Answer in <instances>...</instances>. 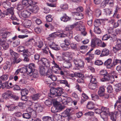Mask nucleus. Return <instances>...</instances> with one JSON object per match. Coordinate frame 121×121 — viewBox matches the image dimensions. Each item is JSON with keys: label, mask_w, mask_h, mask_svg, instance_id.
<instances>
[{"label": "nucleus", "mask_w": 121, "mask_h": 121, "mask_svg": "<svg viewBox=\"0 0 121 121\" xmlns=\"http://www.w3.org/2000/svg\"><path fill=\"white\" fill-rule=\"evenodd\" d=\"M83 10V9L81 7H79L76 9L77 12H72L73 16H76V19L80 20L83 18V15L82 14L80 13Z\"/></svg>", "instance_id": "obj_1"}, {"label": "nucleus", "mask_w": 121, "mask_h": 121, "mask_svg": "<svg viewBox=\"0 0 121 121\" xmlns=\"http://www.w3.org/2000/svg\"><path fill=\"white\" fill-rule=\"evenodd\" d=\"M35 65L33 63H31L29 64L28 66L26 68H23L22 69L23 70L25 71L27 74H30L32 73L35 70Z\"/></svg>", "instance_id": "obj_2"}, {"label": "nucleus", "mask_w": 121, "mask_h": 121, "mask_svg": "<svg viewBox=\"0 0 121 121\" xmlns=\"http://www.w3.org/2000/svg\"><path fill=\"white\" fill-rule=\"evenodd\" d=\"M57 35H58L59 37L60 38H64L67 36V34L63 33H60L58 35L57 33H54L49 35V37L47 38V39L48 40H50L51 39V38L56 37Z\"/></svg>", "instance_id": "obj_3"}, {"label": "nucleus", "mask_w": 121, "mask_h": 121, "mask_svg": "<svg viewBox=\"0 0 121 121\" xmlns=\"http://www.w3.org/2000/svg\"><path fill=\"white\" fill-rule=\"evenodd\" d=\"M73 62L76 66L79 68L81 67H83L84 63L83 61L80 59H75L73 60Z\"/></svg>", "instance_id": "obj_4"}, {"label": "nucleus", "mask_w": 121, "mask_h": 121, "mask_svg": "<svg viewBox=\"0 0 121 121\" xmlns=\"http://www.w3.org/2000/svg\"><path fill=\"white\" fill-rule=\"evenodd\" d=\"M101 42V40L98 38H95L92 39L91 41V46L92 47H94L96 45L99 46Z\"/></svg>", "instance_id": "obj_5"}, {"label": "nucleus", "mask_w": 121, "mask_h": 121, "mask_svg": "<svg viewBox=\"0 0 121 121\" xmlns=\"http://www.w3.org/2000/svg\"><path fill=\"white\" fill-rule=\"evenodd\" d=\"M113 51L115 53H118L119 56H121V52L119 53V52L121 50V45L116 44L115 47H113Z\"/></svg>", "instance_id": "obj_6"}, {"label": "nucleus", "mask_w": 121, "mask_h": 121, "mask_svg": "<svg viewBox=\"0 0 121 121\" xmlns=\"http://www.w3.org/2000/svg\"><path fill=\"white\" fill-rule=\"evenodd\" d=\"M57 91L56 88H51L50 90V93L48 95L49 96L52 98L55 96H57V95H56Z\"/></svg>", "instance_id": "obj_7"}, {"label": "nucleus", "mask_w": 121, "mask_h": 121, "mask_svg": "<svg viewBox=\"0 0 121 121\" xmlns=\"http://www.w3.org/2000/svg\"><path fill=\"white\" fill-rule=\"evenodd\" d=\"M39 9L38 6L35 4L31 5L29 8V10L35 13H37Z\"/></svg>", "instance_id": "obj_8"}, {"label": "nucleus", "mask_w": 121, "mask_h": 121, "mask_svg": "<svg viewBox=\"0 0 121 121\" xmlns=\"http://www.w3.org/2000/svg\"><path fill=\"white\" fill-rule=\"evenodd\" d=\"M104 78L101 79L102 81L104 82L105 81L111 80L112 81H114V80H113V78L108 74H107L105 75H104Z\"/></svg>", "instance_id": "obj_9"}, {"label": "nucleus", "mask_w": 121, "mask_h": 121, "mask_svg": "<svg viewBox=\"0 0 121 121\" xmlns=\"http://www.w3.org/2000/svg\"><path fill=\"white\" fill-rule=\"evenodd\" d=\"M56 100H56L55 99H53L51 98L50 99H48L46 100L45 102V104L47 106H50L52 103L53 104L54 103H55Z\"/></svg>", "instance_id": "obj_10"}, {"label": "nucleus", "mask_w": 121, "mask_h": 121, "mask_svg": "<svg viewBox=\"0 0 121 121\" xmlns=\"http://www.w3.org/2000/svg\"><path fill=\"white\" fill-rule=\"evenodd\" d=\"M119 114L117 111H115L114 113L111 112L110 114L111 119L113 121H116L117 117Z\"/></svg>", "instance_id": "obj_11"}, {"label": "nucleus", "mask_w": 121, "mask_h": 121, "mask_svg": "<svg viewBox=\"0 0 121 121\" xmlns=\"http://www.w3.org/2000/svg\"><path fill=\"white\" fill-rule=\"evenodd\" d=\"M112 60L109 59L106 61L104 63V65L106 66L107 68H110L112 67V63H111Z\"/></svg>", "instance_id": "obj_12"}, {"label": "nucleus", "mask_w": 121, "mask_h": 121, "mask_svg": "<svg viewBox=\"0 0 121 121\" xmlns=\"http://www.w3.org/2000/svg\"><path fill=\"white\" fill-rule=\"evenodd\" d=\"M55 103L56 104V105L58 112L64 109L65 107L60 104L57 100H56Z\"/></svg>", "instance_id": "obj_13"}, {"label": "nucleus", "mask_w": 121, "mask_h": 121, "mask_svg": "<svg viewBox=\"0 0 121 121\" xmlns=\"http://www.w3.org/2000/svg\"><path fill=\"white\" fill-rule=\"evenodd\" d=\"M70 109H66L62 113L61 115L62 117H67L69 119H70Z\"/></svg>", "instance_id": "obj_14"}, {"label": "nucleus", "mask_w": 121, "mask_h": 121, "mask_svg": "<svg viewBox=\"0 0 121 121\" xmlns=\"http://www.w3.org/2000/svg\"><path fill=\"white\" fill-rule=\"evenodd\" d=\"M105 87L101 86L100 87L98 91V95L100 96H103L104 95Z\"/></svg>", "instance_id": "obj_15"}, {"label": "nucleus", "mask_w": 121, "mask_h": 121, "mask_svg": "<svg viewBox=\"0 0 121 121\" xmlns=\"http://www.w3.org/2000/svg\"><path fill=\"white\" fill-rule=\"evenodd\" d=\"M39 61L42 62V63L46 67H49L50 66V62L46 58H43L41 59Z\"/></svg>", "instance_id": "obj_16"}, {"label": "nucleus", "mask_w": 121, "mask_h": 121, "mask_svg": "<svg viewBox=\"0 0 121 121\" xmlns=\"http://www.w3.org/2000/svg\"><path fill=\"white\" fill-rule=\"evenodd\" d=\"M35 108L38 112H42L43 109V107L39 104L36 103L35 105Z\"/></svg>", "instance_id": "obj_17"}, {"label": "nucleus", "mask_w": 121, "mask_h": 121, "mask_svg": "<svg viewBox=\"0 0 121 121\" xmlns=\"http://www.w3.org/2000/svg\"><path fill=\"white\" fill-rule=\"evenodd\" d=\"M21 16L25 18H26L29 16L30 14V13L28 11L25 10L22 11L21 13Z\"/></svg>", "instance_id": "obj_18"}, {"label": "nucleus", "mask_w": 121, "mask_h": 121, "mask_svg": "<svg viewBox=\"0 0 121 121\" xmlns=\"http://www.w3.org/2000/svg\"><path fill=\"white\" fill-rule=\"evenodd\" d=\"M11 92L9 91L8 90L7 91L4 93L2 95V97L4 98L6 100L9 99V98H10V96L12 95H11Z\"/></svg>", "instance_id": "obj_19"}, {"label": "nucleus", "mask_w": 121, "mask_h": 121, "mask_svg": "<svg viewBox=\"0 0 121 121\" xmlns=\"http://www.w3.org/2000/svg\"><path fill=\"white\" fill-rule=\"evenodd\" d=\"M10 33L9 32L4 31L2 30L0 31V35L2 36V38H5L6 39L7 36L10 35Z\"/></svg>", "instance_id": "obj_20"}, {"label": "nucleus", "mask_w": 121, "mask_h": 121, "mask_svg": "<svg viewBox=\"0 0 121 121\" xmlns=\"http://www.w3.org/2000/svg\"><path fill=\"white\" fill-rule=\"evenodd\" d=\"M62 117L61 115L55 114L53 115V119L55 121H60L61 120Z\"/></svg>", "instance_id": "obj_21"}, {"label": "nucleus", "mask_w": 121, "mask_h": 121, "mask_svg": "<svg viewBox=\"0 0 121 121\" xmlns=\"http://www.w3.org/2000/svg\"><path fill=\"white\" fill-rule=\"evenodd\" d=\"M109 51L107 49L105 48L102 51L101 54L100 55L101 56H107L109 54Z\"/></svg>", "instance_id": "obj_22"}, {"label": "nucleus", "mask_w": 121, "mask_h": 121, "mask_svg": "<svg viewBox=\"0 0 121 121\" xmlns=\"http://www.w3.org/2000/svg\"><path fill=\"white\" fill-rule=\"evenodd\" d=\"M47 68H46L43 66L40 65L39 67V72L41 75L44 74L45 73L46 69L47 70Z\"/></svg>", "instance_id": "obj_23"}, {"label": "nucleus", "mask_w": 121, "mask_h": 121, "mask_svg": "<svg viewBox=\"0 0 121 121\" xmlns=\"http://www.w3.org/2000/svg\"><path fill=\"white\" fill-rule=\"evenodd\" d=\"M17 50L19 52H23V53H27V51L28 50V49L26 50L25 49V48L24 46H20L17 47Z\"/></svg>", "instance_id": "obj_24"}, {"label": "nucleus", "mask_w": 121, "mask_h": 121, "mask_svg": "<svg viewBox=\"0 0 121 121\" xmlns=\"http://www.w3.org/2000/svg\"><path fill=\"white\" fill-rule=\"evenodd\" d=\"M97 86L96 82H91L88 85L89 88L91 89L94 90L96 88Z\"/></svg>", "instance_id": "obj_25"}, {"label": "nucleus", "mask_w": 121, "mask_h": 121, "mask_svg": "<svg viewBox=\"0 0 121 121\" xmlns=\"http://www.w3.org/2000/svg\"><path fill=\"white\" fill-rule=\"evenodd\" d=\"M87 18H93L92 12L90 9L87 10L86 11Z\"/></svg>", "instance_id": "obj_26"}, {"label": "nucleus", "mask_w": 121, "mask_h": 121, "mask_svg": "<svg viewBox=\"0 0 121 121\" xmlns=\"http://www.w3.org/2000/svg\"><path fill=\"white\" fill-rule=\"evenodd\" d=\"M94 104L93 102L90 101L88 103L86 107L88 109H92L94 108Z\"/></svg>", "instance_id": "obj_27"}, {"label": "nucleus", "mask_w": 121, "mask_h": 121, "mask_svg": "<svg viewBox=\"0 0 121 121\" xmlns=\"http://www.w3.org/2000/svg\"><path fill=\"white\" fill-rule=\"evenodd\" d=\"M63 66L65 68L68 69L72 66V65L70 62L65 61L63 64Z\"/></svg>", "instance_id": "obj_28"}, {"label": "nucleus", "mask_w": 121, "mask_h": 121, "mask_svg": "<svg viewBox=\"0 0 121 121\" xmlns=\"http://www.w3.org/2000/svg\"><path fill=\"white\" fill-rule=\"evenodd\" d=\"M41 95L39 94H36L33 95L32 96H31V98L32 99L35 101L38 100L39 99V98Z\"/></svg>", "instance_id": "obj_29"}, {"label": "nucleus", "mask_w": 121, "mask_h": 121, "mask_svg": "<svg viewBox=\"0 0 121 121\" xmlns=\"http://www.w3.org/2000/svg\"><path fill=\"white\" fill-rule=\"evenodd\" d=\"M114 88L117 92H119L121 90V83H118L115 85Z\"/></svg>", "instance_id": "obj_30"}, {"label": "nucleus", "mask_w": 121, "mask_h": 121, "mask_svg": "<svg viewBox=\"0 0 121 121\" xmlns=\"http://www.w3.org/2000/svg\"><path fill=\"white\" fill-rule=\"evenodd\" d=\"M56 89L57 91V92L56 95H57V96H60L63 93V89L60 87H58Z\"/></svg>", "instance_id": "obj_31"}, {"label": "nucleus", "mask_w": 121, "mask_h": 121, "mask_svg": "<svg viewBox=\"0 0 121 121\" xmlns=\"http://www.w3.org/2000/svg\"><path fill=\"white\" fill-rule=\"evenodd\" d=\"M11 67L10 63L8 61L6 62L3 66V68L4 70L9 69Z\"/></svg>", "instance_id": "obj_32"}, {"label": "nucleus", "mask_w": 121, "mask_h": 121, "mask_svg": "<svg viewBox=\"0 0 121 121\" xmlns=\"http://www.w3.org/2000/svg\"><path fill=\"white\" fill-rule=\"evenodd\" d=\"M10 54L13 58L18 57V54L15 52L13 51L12 49H10Z\"/></svg>", "instance_id": "obj_33"}, {"label": "nucleus", "mask_w": 121, "mask_h": 121, "mask_svg": "<svg viewBox=\"0 0 121 121\" xmlns=\"http://www.w3.org/2000/svg\"><path fill=\"white\" fill-rule=\"evenodd\" d=\"M101 110L102 113H104V115H106L108 114L109 113V111L108 108L104 107H102L101 108Z\"/></svg>", "instance_id": "obj_34"}, {"label": "nucleus", "mask_w": 121, "mask_h": 121, "mask_svg": "<svg viewBox=\"0 0 121 121\" xmlns=\"http://www.w3.org/2000/svg\"><path fill=\"white\" fill-rule=\"evenodd\" d=\"M94 31L97 34H100L101 33V31L100 29L97 26H95Z\"/></svg>", "instance_id": "obj_35"}, {"label": "nucleus", "mask_w": 121, "mask_h": 121, "mask_svg": "<svg viewBox=\"0 0 121 121\" xmlns=\"http://www.w3.org/2000/svg\"><path fill=\"white\" fill-rule=\"evenodd\" d=\"M49 46L52 49L56 50H58L60 49V47L58 45H52L51 44H49Z\"/></svg>", "instance_id": "obj_36"}, {"label": "nucleus", "mask_w": 121, "mask_h": 121, "mask_svg": "<svg viewBox=\"0 0 121 121\" xmlns=\"http://www.w3.org/2000/svg\"><path fill=\"white\" fill-rule=\"evenodd\" d=\"M60 19L61 21L65 22H66L69 20V17L65 14L60 18Z\"/></svg>", "instance_id": "obj_37"}, {"label": "nucleus", "mask_w": 121, "mask_h": 121, "mask_svg": "<svg viewBox=\"0 0 121 121\" xmlns=\"http://www.w3.org/2000/svg\"><path fill=\"white\" fill-rule=\"evenodd\" d=\"M32 77L34 78H36L38 76V71L36 70H35L32 73Z\"/></svg>", "instance_id": "obj_38"}, {"label": "nucleus", "mask_w": 121, "mask_h": 121, "mask_svg": "<svg viewBox=\"0 0 121 121\" xmlns=\"http://www.w3.org/2000/svg\"><path fill=\"white\" fill-rule=\"evenodd\" d=\"M104 10L105 14L106 15H109L112 13V10L111 9L107 8L104 9Z\"/></svg>", "instance_id": "obj_39"}, {"label": "nucleus", "mask_w": 121, "mask_h": 121, "mask_svg": "<svg viewBox=\"0 0 121 121\" xmlns=\"http://www.w3.org/2000/svg\"><path fill=\"white\" fill-rule=\"evenodd\" d=\"M56 104L55 103H54L53 104L54 106H53L52 107L51 109V111L53 113H55L58 112L57 110V109Z\"/></svg>", "instance_id": "obj_40"}, {"label": "nucleus", "mask_w": 121, "mask_h": 121, "mask_svg": "<svg viewBox=\"0 0 121 121\" xmlns=\"http://www.w3.org/2000/svg\"><path fill=\"white\" fill-rule=\"evenodd\" d=\"M5 11L8 14L7 15H8L9 13L11 15L14 14L13 9L12 8H10L9 9H7V11Z\"/></svg>", "instance_id": "obj_41"}, {"label": "nucleus", "mask_w": 121, "mask_h": 121, "mask_svg": "<svg viewBox=\"0 0 121 121\" xmlns=\"http://www.w3.org/2000/svg\"><path fill=\"white\" fill-rule=\"evenodd\" d=\"M31 114L28 113H23L22 114V117L23 118L26 119H29L31 117Z\"/></svg>", "instance_id": "obj_42"}, {"label": "nucleus", "mask_w": 121, "mask_h": 121, "mask_svg": "<svg viewBox=\"0 0 121 121\" xmlns=\"http://www.w3.org/2000/svg\"><path fill=\"white\" fill-rule=\"evenodd\" d=\"M20 43V40L17 39L15 41L13 42L12 44V46L13 47H16Z\"/></svg>", "instance_id": "obj_43"}, {"label": "nucleus", "mask_w": 121, "mask_h": 121, "mask_svg": "<svg viewBox=\"0 0 121 121\" xmlns=\"http://www.w3.org/2000/svg\"><path fill=\"white\" fill-rule=\"evenodd\" d=\"M95 12V15L97 17H99L101 14V11L99 9H96Z\"/></svg>", "instance_id": "obj_44"}, {"label": "nucleus", "mask_w": 121, "mask_h": 121, "mask_svg": "<svg viewBox=\"0 0 121 121\" xmlns=\"http://www.w3.org/2000/svg\"><path fill=\"white\" fill-rule=\"evenodd\" d=\"M79 24V23L78 22H77L75 23H74L73 24L69 26L70 27V30H72L74 27H75L76 28H78V25Z\"/></svg>", "instance_id": "obj_45"}, {"label": "nucleus", "mask_w": 121, "mask_h": 121, "mask_svg": "<svg viewBox=\"0 0 121 121\" xmlns=\"http://www.w3.org/2000/svg\"><path fill=\"white\" fill-rule=\"evenodd\" d=\"M42 119L43 121H52L51 117L48 116L43 117Z\"/></svg>", "instance_id": "obj_46"}, {"label": "nucleus", "mask_w": 121, "mask_h": 121, "mask_svg": "<svg viewBox=\"0 0 121 121\" xmlns=\"http://www.w3.org/2000/svg\"><path fill=\"white\" fill-rule=\"evenodd\" d=\"M78 28L79 30L81 31H84L85 30V28L84 26L83 25L80 24L79 23V24L78 25Z\"/></svg>", "instance_id": "obj_47"}, {"label": "nucleus", "mask_w": 121, "mask_h": 121, "mask_svg": "<svg viewBox=\"0 0 121 121\" xmlns=\"http://www.w3.org/2000/svg\"><path fill=\"white\" fill-rule=\"evenodd\" d=\"M28 91L26 89H25L22 90L21 92V95H26L28 93Z\"/></svg>", "instance_id": "obj_48"}, {"label": "nucleus", "mask_w": 121, "mask_h": 121, "mask_svg": "<svg viewBox=\"0 0 121 121\" xmlns=\"http://www.w3.org/2000/svg\"><path fill=\"white\" fill-rule=\"evenodd\" d=\"M110 40L112 42H114L116 41L117 39V37L116 35L114 34L112 35H110Z\"/></svg>", "instance_id": "obj_49"}, {"label": "nucleus", "mask_w": 121, "mask_h": 121, "mask_svg": "<svg viewBox=\"0 0 121 121\" xmlns=\"http://www.w3.org/2000/svg\"><path fill=\"white\" fill-rule=\"evenodd\" d=\"M8 14L5 11H4L2 12L0 9V16L1 18H4L5 16H7Z\"/></svg>", "instance_id": "obj_50"}, {"label": "nucleus", "mask_w": 121, "mask_h": 121, "mask_svg": "<svg viewBox=\"0 0 121 121\" xmlns=\"http://www.w3.org/2000/svg\"><path fill=\"white\" fill-rule=\"evenodd\" d=\"M110 37V35L109 34H106L104 35L102 39L103 40H106Z\"/></svg>", "instance_id": "obj_51"}, {"label": "nucleus", "mask_w": 121, "mask_h": 121, "mask_svg": "<svg viewBox=\"0 0 121 121\" xmlns=\"http://www.w3.org/2000/svg\"><path fill=\"white\" fill-rule=\"evenodd\" d=\"M52 74V71L50 69H48V71L46 74L48 78H50Z\"/></svg>", "instance_id": "obj_52"}, {"label": "nucleus", "mask_w": 121, "mask_h": 121, "mask_svg": "<svg viewBox=\"0 0 121 121\" xmlns=\"http://www.w3.org/2000/svg\"><path fill=\"white\" fill-rule=\"evenodd\" d=\"M28 4L29 5V7H30V6L36 4L37 3V2H35L34 0H28Z\"/></svg>", "instance_id": "obj_53"}, {"label": "nucleus", "mask_w": 121, "mask_h": 121, "mask_svg": "<svg viewBox=\"0 0 121 121\" xmlns=\"http://www.w3.org/2000/svg\"><path fill=\"white\" fill-rule=\"evenodd\" d=\"M9 76L8 75H4L0 77V78L3 81H6L8 78Z\"/></svg>", "instance_id": "obj_54"}, {"label": "nucleus", "mask_w": 121, "mask_h": 121, "mask_svg": "<svg viewBox=\"0 0 121 121\" xmlns=\"http://www.w3.org/2000/svg\"><path fill=\"white\" fill-rule=\"evenodd\" d=\"M25 24L26 27L28 28L31 26V22L30 20H27L26 21Z\"/></svg>", "instance_id": "obj_55"}, {"label": "nucleus", "mask_w": 121, "mask_h": 121, "mask_svg": "<svg viewBox=\"0 0 121 121\" xmlns=\"http://www.w3.org/2000/svg\"><path fill=\"white\" fill-rule=\"evenodd\" d=\"M89 78L91 79L90 82H96V79L94 76H92L91 75L89 76Z\"/></svg>", "instance_id": "obj_56"}, {"label": "nucleus", "mask_w": 121, "mask_h": 121, "mask_svg": "<svg viewBox=\"0 0 121 121\" xmlns=\"http://www.w3.org/2000/svg\"><path fill=\"white\" fill-rule=\"evenodd\" d=\"M23 55L24 58L23 59L24 61L26 62L28 61L29 60V55L25 54H23Z\"/></svg>", "instance_id": "obj_57"}, {"label": "nucleus", "mask_w": 121, "mask_h": 121, "mask_svg": "<svg viewBox=\"0 0 121 121\" xmlns=\"http://www.w3.org/2000/svg\"><path fill=\"white\" fill-rule=\"evenodd\" d=\"M52 16L50 15H49L46 17L47 21L48 22H51L52 20V18L51 17Z\"/></svg>", "instance_id": "obj_58"}, {"label": "nucleus", "mask_w": 121, "mask_h": 121, "mask_svg": "<svg viewBox=\"0 0 121 121\" xmlns=\"http://www.w3.org/2000/svg\"><path fill=\"white\" fill-rule=\"evenodd\" d=\"M11 95H12L10 96V98L13 99L14 100H18L19 99V97L15 95H13L12 93L11 92Z\"/></svg>", "instance_id": "obj_59"}, {"label": "nucleus", "mask_w": 121, "mask_h": 121, "mask_svg": "<svg viewBox=\"0 0 121 121\" xmlns=\"http://www.w3.org/2000/svg\"><path fill=\"white\" fill-rule=\"evenodd\" d=\"M10 3L9 2H4L3 3V5L5 9H7L10 6Z\"/></svg>", "instance_id": "obj_60"}, {"label": "nucleus", "mask_w": 121, "mask_h": 121, "mask_svg": "<svg viewBox=\"0 0 121 121\" xmlns=\"http://www.w3.org/2000/svg\"><path fill=\"white\" fill-rule=\"evenodd\" d=\"M95 63L96 65H102L103 64V62L101 60H98L95 61Z\"/></svg>", "instance_id": "obj_61"}, {"label": "nucleus", "mask_w": 121, "mask_h": 121, "mask_svg": "<svg viewBox=\"0 0 121 121\" xmlns=\"http://www.w3.org/2000/svg\"><path fill=\"white\" fill-rule=\"evenodd\" d=\"M107 91L109 93H111L113 91V89L112 86H109L107 87Z\"/></svg>", "instance_id": "obj_62"}, {"label": "nucleus", "mask_w": 121, "mask_h": 121, "mask_svg": "<svg viewBox=\"0 0 121 121\" xmlns=\"http://www.w3.org/2000/svg\"><path fill=\"white\" fill-rule=\"evenodd\" d=\"M17 9L19 10H21L24 8V7L21 4H18L17 6Z\"/></svg>", "instance_id": "obj_63"}, {"label": "nucleus", "mask_w": 121, "mask_h": 121, "mask_svg": "<svg viewBox=\"0 0 121 121\" xmlns=\"http://www.w3.org/2000/svg\"><path fill=\"white\" fill-rule=\"evenodd\" d=\"M5 87H6L7 88H9L10 87L9 86L8 84V82H5L4 85H3L2 86V88L4 89Z\"/></svg>", "instance_id": "obj_64"}]
</instances>
